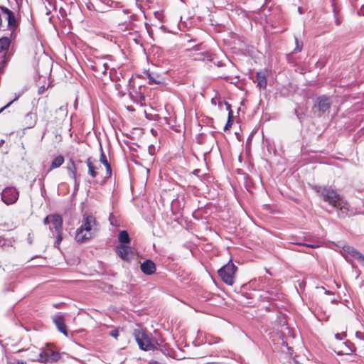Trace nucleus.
<instances>
[{
    "label": "nucleus",
    "mask_w": 364,
    "mask_h": 364,
    "mask_svg": "<svg viewBox=\"0 0 364 364\" xmlns=\"http://www.w3.org/2000/svg\"><path fill=\"white\" fill-rule=\"evenodd\" d=\"M316 192L323 199L338 210L339 218L346 217L350 212V205L337 192L330 187H316Z\"/></svg>",
    "instance_id": "1"
},
{
    "label": "nucleus",
    "mask_w": 364,
    "mask_h": 364,
    "mask_svg": "<svg viewBox=\"0 0 364 364\" xmlns=\"http://www.w3.org/2000/svg\"><path fill=\"white\" fill-rule=\"evenodd\" d=\"M97 230L95 218L90 215H84L82 225L76 231L75 239L77 242H85L90 240Z\"/></svg>",
    "instance_id": "2"
},
{
    "label": "nucleus",
    "mask_w": 364,
    "mask_h": 364,
    "mask_svg": "<svg viewBox=\"0 0 364 364\" xmlns=\"http://www.w3.org/2000/svg\"><path fill=\"white\" fill-rule=\"evenodd\" d=\"M134 335L140 349L145 351L157 349L158 342L144 331L136 329L134 331Z\"/></svg>",
    "instance_id": "3"
},
{
    "label": "nucleus",
    "mask_w": 364,
    "mask_h": 364,
    "mask_svg": "<svg viewBox=\"0 0 364 364\" xmlns=\"http://www.w3.org/2000/svg\"><path fill=\"white\" fill-rule=\"evenodd\" d=\"M236 270L237 267L230 261L228 264L221 267L218 272L221 279L226 284L232 285L234 284Z\"/></svg>",
    "instance_id": "4"
},
{
    "label": "nucleus",
    "mask_w": 364,
    "mask_h": 364,
    "mask_svg": "<svg viewBox=\"0 0 364 364\" xmlns=\"http://www.w3.org/2000/svg\"><path fill=\"white\" fill-rule=\"evenodd\" d=\"M3 18L7 21V26L9 29L14 31L17 28L18 23L14 14L4 6H0V25L2 23Z\"/></svg>",
    "instance_id": "5"
},
{
    "label": "nucleus",
    "mask_w": 364,
    "mask_h": 364,
    "mask_svg": "<svg viewBox=\"0 0 364 364\" xmlns=\"http://www.w3.org/2000/svg\"><path fill=\"white\" fill-rule=\"evenodd\" d=\"M18 198V192L13 187L6 188L1 193V200L7 205L14 204Z\"/></svg>",
    "instance_id": "6"
},
{
    "label": "nucleus",
    "mask_w": 364,
    "mask_h": 364,
    "mask_svg": "<svg viewBox=\"0 0 364 364\" xmlns=\"http://www.w3.org/2000/svg\"><path fill=\"white\" fill-rule=\"evenodd\" d=\"M333 348L338 355H350L353 351V344L349 341H336Z\"/></svg>",
    "instance_id": "7"
},
{
    "label": "nucleus",
    "mask_w": 364,
    "mask_h": 364,
    "mask_svg": "<svg viewBox=\"0 0 364 364\" xmlns=\"http://www.w3.org/2000/svg\"><path fill=\"white\" fill-rule=\"evenodd\" d=\"M117 254L124 260H129L134 256L133 249L127 245H121L116 249Z\"/></svg>",
    "instance_id": "8"
},
{
    "label": "nucleus",
    "mask_w": 364,
    "mask_h": 364,
    "mask_svg": "<svg viewBox=\"0 0 364 364\" xmlns=\"http://www.w3.org/2000/svg\"><path fill=\"white\" fill-rule=\"evenodd\" d=\"M141 270L145 274L149 275L152 274L156 271V265L155 264L149 259L144 261L140 265Z\"/></svg>",
    "instance_id": "9"
},
{
    "label": "nucleus",
    "mask_w": 364,
    "mask_h": 364,
    "mask_svg": "<svg viewBox=\"0 0 364 364\" xmlns=\"http://www.w3.org/2000/svg\"><path fill=\"white\" fill-rule=\"evenodd\" d=\"M343 249L345 252L355 258L361 264L364 262V256L354 247L345 245Z\"/></svg>",
    "instance_id": "10"
},
{
    "label": "nucleus",
    "mask_w": 364,
    "mask_h": 364,
    "mask_svg": "<svg viewBox=\"0 0 364 364\" xmlns=\"http://www.w3.org/2000/svg\"><path fill=\"white\" fill-rule=\"evenodd\" d=\"M50 223L52 224V227H50V229L54 228L55 232L62 231L63 227V219L59 215H51V220Z\"/></svg>",
    "instance_id": "11"
},
{
    "label": "nucleus",
    "mask_w": 364,
    "mask_h": 364,
    "mask_svg": "<svg viewBox=\"0 0 364 364\" xmlns=\"http://www.w3.org/2000/svg\"><path fill=\"white\" fill-rule=\"evenodd\" d=\"M87 166L88 167V173L92 177L95 178L97 176V170L100 168V165L97 164V162H93L90 158H88L86 161Z\"/></svg>",
    "instance_id": "12"
},
{
    "label": "nucleus",
    "mask_w": 364,
    "mask_h": 364,
    "mask_svg": "<svg viewBox=\"0 0 364 364\" xmlns=\"http://www.w3.org/2000/svg\"><path fill=\"white\" fill-rule=\"evenodd\" d=\"M53 322L58 328V331L67 336L66 327L64 318L62 316H55L53 318Z\"/></svg>",
    "instance_id": "13"
},
{
    "label": "nucleus",
    "mask_w": 364,
    "mask_h": 364,
    "mask_svg": "<svg viewBox=\"0 0 364 364\" xmlns=\"http://www.w3.org/2000/svg\"><path fill=\"white\" fill-rule=\"evenodd\" d=\"M331 103V100L328 97H321L318 98L317 106L320 111L325 112L329 109Z\"/></svg>",
    "instance_id": "14"
},
{
    "label": "nucleus",
    "mask_w": 364,
    "mask_h": 364,
    "mask_svg": "<svg viewBox=\"0 0 364 364\" xmlns=\"http://www.w3.org/2000/svg\"><path fill=\"white\" fill-rule=\"evenodd\" d=\"M255 82L260 88H265L267 86V78L264 72H257L256 74Z\"/></svg>",
    "instance_id": "15"
},
{
    "label": "nucleus",
    "mask_w": 364,
    "mask_h": 364,
    "mask_svg": "<svg viewBox=\"0 0 364 364\" xmlns=\"http://www.w3.org/2000/svg\"><path fill=\"white\" fill-rule=\"evenodd\" d=\"M100 162L102 164H103L106 168V173H107V177H110L111 175H112V169H111V166H110V164L108 163L107 160V158L105 155V154L103 153V151H102V153L100 154Z\"/></svg>",
    "instance_id": "16"
},
{
    "label": "nucleus",
    "mask_w": 364,
    "mask_h": 364,
    "mask_svg": "<svg viewBox=\"0 0 364 364\" xmlns=\"http://www.w3.org/2000/svg\"><path fill=\"white\" fill-rule=\"evenodd\" d=\"M146 76L148 77V79L149 80V83H154V84H161L162 83V80L161 78V77L157 75V74H154V73H149L148 72L146 73Z\"/></svg>",
    "instance_id": "17"
},
{
    "label": "nucleus",
    "mask_w": 364,
    "mask_h": 364,
    "mask_svg": "<svg viewBox=\"0 0 364 364\" xmlns=\"http://www.w3.org/2000/svg\"><path fill=\"white\" fill-rule=\"evenodd\" d=\"M64 163V157L61 155L56 156L52 161L50 170L60 167Z\"/></svg>",
    "instance_id": "18"
},
{
    "label": "nucleus",
    "mask_w": 364,
    "mask_h": 364,
    "mask_svg": "<svg viewBox=\"0 0 364 364\" xmlns=\"http://www.w3.org/2000/svg\"><path fill=\"white\" fill-rule=\"evenodd\" d=\"M68 172L69 176L75 180L76 178V166L75 163L73 161H70L67 166Z\"/></svg>",
    "instance_id": "19"
},
{
    "label": "nucleus",
    "mask_w": 364,
    "mask_h": 364,
    "mask_svg": "<svg viewBox=\"0 0 364 364\" xmlns=\"http://www.w3.org/2000/svg\"><path fill=\"white\" fill-rule=\"evenodd\" d=\"M119 241L122 245H127L130 242V239L127 231L122 230L119 232Z\"/></svg>",
    "instance_id": "20"
},
{
    "label": "nucleus",
    "mask_w": 364,
    "mask_h": 364,
    "mask_svg": "<svg viewBox=\"0 0 364 364\" xmlns=\"http://www.w3.org/2000/svg\"><path fill=\"white\" fill-rule=\"evenodd\" d=\"M10 40L7 37L0 38V53L9 48Z\"/></svg>",
    "instance_id": "21"
},
{
    "label": "nucleus",
    "mask_w": 364,
    "mask_h": 364,
    "mask_svg": "<svg viewBox=\"0 0 364 364\" xmlns=\"http://www.w3.org/2000/svg\"><path fill=\"white\" fill-rule=\"evenodd\" d=\"M129 95L135 102L139 103L141 105H144L145 101V97L143 94L139 93V97L136 95L134 96L132 92H130Z\"/></svg>",
    "instance_id": "22"
},
{
    "label": "nucleus",
    "mask_w": 364,
    "mask_h": 364,
    "mask_svg": "<svg viewBox=\"0 0 364 364\" xmlns=\"http://www.w3.org/2000/svg\"><path fill=\"white\" fill-rule=\"evenodd\" d=\"M38 360L43 363L50 361V350L47 351H42L39 354Z\"/></svg>",
    "instance_id": "23"
},
{
    "label": "nucleus",
    "mask_w": 364,
    "mask_h": 364,
    "mask_svg": "<svg viewBox=\"0 0 364 364\" xmlns=\"http://www.w3.org/2000/svg\"><path fill=\"white\" fill-rule=\"evenodd\" d=\"M97 70L102 73H105L108 69V65L106 63L98 62L96 63Z\"/></svg>",
    "instance_id": "24"
},
{
    "label": "nucleus",
    "mask_w": 364,
    "mask_h": 364,
    "mask_svg": "<svg viewBox=\"0 0 364 364\" xmlns=\"http://www.w3.org/2000/svg\"><path fill=\"white\" fill-rule=\"evenodd\" d=\"M59 358L58 353L50 350V361H56Z\"/></svg>",
    "instance_id": "25"
},
{
    "label": "nucleus",
    "mask_w": 364,
    "mask_h": 364,
    "mask_svg": "<svg viewBox=\"0 0 364 364\" xmlns=\"http://www.w3.org/2000/svg\"><path fill=\"white\" fill-rule=\"evenodd\" d=\"M232 111L230 110L229 112V117H228V122L226 124V125L224 127V129L225 130H227L228 129V128L232 125Z\"/></svg>",
    "instance_id": "26"
},
{
    "label": "nucleus",
    "mask_w": 364,
    "mask_h": 364,
    "mask_svg": "<svg viewBox=\"0 0 364 364\" xmlns=\"http://www.w3.org/2000/svg\"><path fill=\"white\" fill-rule=\"evenodd\" d=\"M296 41V48L294 49V52H300L302 49V43L299 44L297 38H295Z\"/></svg>",
    "instance_id": "27"
},
{
    "label": "nucleus",
    "mask_w": 364,
    "mask_h": 364,
    "mask_svg": "<svg viewBox=\"0 0 364 364\" xmlns=\"http://www.w3.org/2000/svg\"><path fill=\"white\" fill-rule=\"evenodd\" d=\"M57 233V240H56V243L58 245H59L60 243V242L62 241V231H59V232H56Z\"/></svg>",
    "instance_id": "28"
},
{
    "label": "nucleus",
    "mask_w": 364,
    "mask_h": 364,
    "mask_svg": "<svg viewBox=\"0 0 364 364\" xmlns=\"http://www.w3.org/2000/svg\"><path fill=\"white\" fill-rule=\"evenodd\" d=\"M345 336H346L345 333H342V334L336 333L335 335L336 341H342L343 338L345 337Z\"/></svg>",
    "instance_id": "29"
},
{
    "label": "nucleus",
    "mask_w": 364,
    "mask_h": 364,
    "mask_svg": "<svg viewBox=\"0 0 364 364\" xmlns=\"http://www.w3.org/2000/svg\"><path fill=\"white\" fill-rule=\"evenodd\" d=\"M111 336L114 338H117L119 336V331L117 330H114L111 332Z\"/></svg>",
    "instance_id": "30"
},
{
    "label": "nucleus",
    "mask_w": 364,
    "mask_h": 364,
    "mask_svg": "<svg viewBox=\"0 0 364 364\" xmlns=\"http://www.w3.org/2000/svg\"><path fill=\"white\" fill-rule=\"evenodd\" d=\"M51 220V215H48L45 219H44V223L46 225V224H49L50 223Z\"/></svg>",
    "instance_id": "31"
},
{
    "label": "nucleus",
    "mask_w": 364,
    "mask_h": 364,
    "mask_svg": "<svg viewBox=\"0 0 364 364\" xmlns=\"http://www.w3.org/2000/svg\"><path fill=\"white\" fill-rule=\"evenodd\" d=\"M14 101H11L10 102H9L7 105H6L4 107H3L1 109H0V113L2 112L5 109H6L7 107H9L12 103H13Z\"/></svg>",
    "instance_id": "32"
},
{
    "label": "nucleus",
    "mask_w": 364,
    "mask_h": 364,
    "mask_svg": "<svg viewBox=\"0 0 364 364\" xmlns=\"http://www.w3.org/2000/svg\"><path fill=\"white\" fill-rule=\"evenodd\" d=\"M306 246L312 247V248H316L318 247V245H306Z\"/></svg>",
    "instance_id": "33"
},
{
    "label": "nucleus",
    "mask_w": 364,
    "mask_h": 364,
    "mask_svg": "<svg viewBox=\"0 0 364 364\" xmlns=\"http://www.w3.org/2000/svg\"><path fill=\"white\" fill-rule=\"evenodd\" d=\"M17 364H26L23 360H18Z\"/></svg>",
    "instance_id": "34"
},
{
    "label": "nucleus",
    "mask_w": 364,
    "mask_h": 364,
    "mask_svg": "<svg viewBox=\"0 0 364 364\" xmlns=\"http://www.w3.org/2000/svg\"><path fill=\"white\" fill-rule=\"evenodd\" d=\"M43 89H44V87H41L40 90L43 91Z\"/></svg>",
    "instance_id": "35"
},
{
    "label": "nucleus",
    "mask_w": 364,
    "mask_h": 364,
    "mask_svg": "<svg viewBox=\"0 0 364 364\" xmlns=\"http://www.w3.org/2000/svg\"><path fill=\"white\" fill-rule=\"evenodd\" d=\"M228 108L230 109V105H228Z\"/></svg>",
    "instance_id": "36"
},
{
    "label": "nucleus",
    "mask_w": 364,
    "mask_h": 364,
    "mask_svg": "<svg viewBox=\"0 0 364 364\" xmlns=\"http://www.w3.org/2000/svg\"><path fill=\"white\" fill-rule=\"evenodd\" d=\"M362 265H363V266H364V262L362 264Z\"/></svg>",
    "instance_id": "37"
},
{
    "label": "nucleus",
    "mask_w": 364,
    "mask_h": 364,
    "mask_svg": "<svg viewBox=\"0 0 364 364\" xmlns=\"http://www.w3.org/2000/svg\"><path fill=\"white\" fill-rule=\"evenodd\" d=\"M9 364H14V363H9Z\"/></svg>",
    "instance_id": "38"
}]
</instances>
